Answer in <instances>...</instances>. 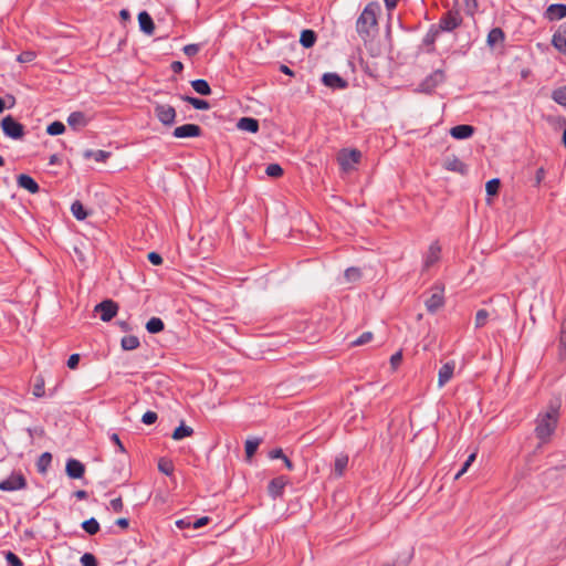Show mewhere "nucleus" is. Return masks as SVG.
Masks as SVG:
<instances>
[{"label": "nucleus", "instance_id": "obj_51", "mask_svg": "<svg viewBox=\"0 0 566 566\" xmlns=\"http://www.w3.org/2000/svg\"><path fill=\"white\" fill-rule=\"evenodd\" d=\"M6 559L9 566H23V562L21 560V558L12 552H7Z\"/></svg>", "mask_w": 566, "mask_h": 566}, {"label": "nucleus", "instance_id": "obj_34", "mask_svg": "<svg viewBox=\"0 0 566 566\" xmlns=\"http://www.w3.org/2000/svg\"><path fill=\"white\" fill-rule=\"evenodd\" d=\"M261 443V439H248L245 441V444H244V448H245V455H247V459L248 460H251V458L254 455V453L256 452L259 446Z\"/></svg>", "mask_w": 566, "mask_h": 566}, {"label": "nucleus", "instance_id": "obj_37", "mask_svg": "<svg viewBox=\"0 0 566 566\" xmlns=\"http://www.w3.org/2000/svg\"><path fill=\"white\" fill-rule=\"evenodd\" d=\"M81 526L90 535H95L99 531V523L94 517L84 521Z\"/></svg>", "mask_w": 566, "mask_h": 566}, {"label": "nucleus", "instance_id": "obj_26", "mask_svg": "<svg viewBox=\"0 0 566 566\" xmlns=\"http://www.w3.org/2000/svg\"><path fill=\"white\" fill-rule=\"evenodd\" d=\"M316 33L313 30L306 29L301 32L300 43L305 48H312L316 42Z\"/></svg>", "mask_w": 566, "mask_h": 566}, {"label": "nucleus", "instance_id": "obj_11", "mask_svg": "<svg viewBox=\"0 0 566 566\" xmlns=\"http://www.w3.org/2000/svg\"><path fill=\"white\" fill-rule=\"evenodd\" d=\"M202 135V129L196 124H184L174 129L172 136L175 138H195Z\"/></svg>", "mask_w": 566, "mask_h": 566}, {"label": "nucleus", "instance_id": "obj_43", "mask_svg": "<svg viewBox=\"0 0 566 566\" xmlns=\"http://www.w3.org/2000/svg\"><path fill=\"white\" fill-rule=\"evenodd\" d=\"M283 168L279 164H270L265 169V174L272 178H279L283 176Z\"/></svg>", "mask_w": 566, "mask_h": 566}, {"label": "nucleus", "instance_id": "obj_27", "mask_svg": "<svg viewBox=\"0 0 566 566\" xmlns=\"http://www.w3.org/2000/svg\"><path fill=\"white\" fill-rule=\"evenodd\" d=\"M505 39L504 32L500 28H493L488 34V44L493 48L497 43H502Z\"/></svg>", "mask_w": 566, "mask_h": 566}, {"label": "nucleus", "instance_id": "obj_31", "mask_svg": "<svg viewBox=\"0 0 566 566\" xmlns=\"http://www.w3.org/2000/svg\"><path fill=\"white\" fill-rule=\"evenodd\" d=\"M193 434V429L189 426H186L184 422L177 427L172 434H171V438L174 440H181L186 437H191Z\"/></svg>", "mask_w": 566, "mask_h": 566}, {"label": "nucleus", "instance_id": "obj_53", "mask_svg": "<svg viewBox=\"0 0 566 566\" xmlns=\"http://www.w3.org/2000/svg\"><path fill=\"white\" fill-rule=\"evenodd\" d=\"M35 59V53L33 51H23L17 57L20 63H30Z\"/></svg>", "mask_w": 566, "mask_h": 566}, {"label": "nucleus", "instance_id": "obj_25", "mask_svg": "<svg viewBox=\"0 0 566 566\" xmlns=\"http://www.w3.org/2000/svg\"><path fill=\"white\" fill-rule=\"evenodd\" d=\"M111 155L112 154L109 151L101 150V149L99 150L86 149L83 153V157L85 159L94 158L98 163H105L111 157Z\"/></svg>", "mask_w": 566, "mask_h": 566}, {"label": "nucleus", "instance_id": "obj_48", "mask_svg": "<svg viewBox=\"0 0 566 566\" xmlns=\"http://www.w3.org/2000/svg\"><path fill=\"white\" fill-rule=\"evenodd\" d=\"M475 457L476 454L475 453H471L468 459L465 460V462L463 463L462 468L460 469V471L455 474L454 479L458 480L460 476H462L467 471L468 469L471 467V464L474 462L475 460Z\"/></svg>", "mask_w": 566, "mask_h": 566}, {"label": "nucleus", "instance_id": "obj_16", "mask_svg": "<svg viewBox=\"0 0 566 566\" xmlns=\"http://www.w3.org/2000/svg\"><path fill=\"white\" fill-rule=\"evenodd\" d=\"M322 82L331 88L344 90L348 86L347 81L337 73H325L322 77Z\"/></svg>", "mask_w": 566, "mask_h": 566}, {"label": "nucleus", "instance_id": "obj_4", "mask_svg": "<svg viewBox=\"0 0 566 566\" xmlns=\"http://www.w3.org/2000/svg\"><path fill=\"white\" fill-rule=\"evenodd\" d=\"M154 113L157 119L165 126L171 127L176 123V109L169 104L156 103Z\"/></svg>", "mask_w": 566, "mask_h": 566}, {"label": "nucleus", "instance_id": "obj_6", "mask_svg": "<svg viewBox=\"0 0 566 566\" xmlns=\"http://www.w3.org/2000/svg\"><path fill=\"white\" fill-rule=\"evenodd\" d=\"M446 75L442 70H436L429 74L418 86V91L422 93H432L436 87L443 83Z\"/></svg>", "mask_w": 566, "mask_h": 566}, {"label": "nucleus", "instance_id": "obj_45", "mask_svg": "<svg viewBox=\"0 0 566 566\" xmlns=\"http://www.w3.org/2000/svg\"><path fill=\"white\" fill-rule=\"evenodd\" d=\"M344 275L348 282H356L361 277V272L358 268H348Z\"/></svg>", "mask_w": 566, "mask_h": 566}, {"label": "nucleus", "instance_id": "obj_30", "mask_svg": "<svg viewBox=\"0 0 566 566\" xmlns=\"http://www.w3.org/2000/svg\"><path fill=\"white\" fill-rule=\"evenodd\" d=\"M140 345V342L137 336L135 335H127L124 336L120 340V346L124 350H134L138 348Z\"/></svg>", "mask_w": 566, "mask_h": 566}, {"label": "nucleus", "instance_id": "obj_5", "mask_svg": "<svg viewBox=\"0 0 566 566\" xmlns=\"http://www.w3.org/2000/svg\"><path fill=\"white\" fill-rule=\"evenodd\" d=\"M462 23V17L457 10H449L446 12L439 20V23L436 24L437 28L441 32H451Z\"/></svg>", "mask_w": 566, "mask_h": 566}, {"label": "nucleus", "instance_id": "obj_14", "mask_svg": "<svg viewBox=\"0 0 566 566\" xmlns=\"http://www.w3.org/2000/svg\"><path fill=\"white\" fill-rule=\"evenodd\" d=\"M552 44L560 53L566 54V22L560 23L553 34Z\"/></svg>", "mask_w": 566, "mask_h": 566}, {"label": "nucleus", "instance_id": "obj_28", "mask_svg": "<svg viewBox=\"0 0 566 566\" xmlns=\"http://www.w3.org/2000/svg\"><path fill=\"white\" fill-rule=\"evenodd\" d=\"M192 88L200 95L208 96L211 94V87L206 80L197 78L191 81Z\"/></svg>", "mask_w": 566, "mask_h": 566}, {"label": "nucleus", "instance_id": "obj_8", "mask_svg": "<svg viewBox=\"0 0 566 566\" xmlns=\"http://www.w3.org/2000/svg\"><path fill=\"white\" fill-rule=\"evenodd\" d=\"M94 312L99 314L103 322H109L118 312V305L113 300H104L95 305Z\"/></svg>", "mask_w": 566, "mask_h": 566}, {"label": "nucleus", "instance_id": "obj_18", "mask_svg": "<svg viewBox=\"0 0 566 566\" xmlns=\"http://www.w3.org/2000/svg\"><path fill=\"white\" fill-rule=\"evenodd\" d=\"M17 184L20 188L28 190L30 193H38L40 191L38 182L29 175H19L17 178Z\"/></svg>", "mask_w": 566, "mask_h": 566}, {"label": "nucleus", "instance_id": "obj_9", "mask_svg": "<svg viewBox=\"0 0 566 566\" xmlns=\"http://www.w3.org/2000/svg\"><path fill=\"white\" fill-rule=\"evenodd\" d=\"M27 488V480L20 472H13L8 479L0 482V491L12 492Z\"/></svg>", "mask_w": 566, "mask_h": 566}, {"label": "nucleus", "instance_id": "obj_15", "mask_svg": "<svg viewBox=\"0 0 566 566\" xmlns=\"http://www.w3.org/2000/svg\"><path fill=\"white\" fill-rule=\"evenodd\" d=\"M455 363L453 360L444 363L438 373V387L442 388L449 382L454 374Z\"/></svg>", "mask_w": 566, "mask_h": 566}, {"label": "nucleus", "instance_id": "obj_1", "mask_svg": "<svg viewBox=\"0 0 566 566\" xmlns=\"http://www.w3.org/2000/svg\"><path fill=\"white\" fill-rule=\"evenodd\" d=\"M559 405L551 402L535 419V436L542 443L551 441L559 421Z\"/></svg>", "mask_w": 566, "mask_h": 566}, {"label": "nucleus", "instance_id": "obj_21", "mask_svg": "<svg viewBox=\"0 0 566 566\" xmlns=\"http://www.w3.org/2000/svg\"><path fill=\"white\" fill-rule=\"evenodd\" d=\"M67 124L73 129H80L88 124V119L83 112H72L67 117Z\"/></svg>", "mask_w": 566, "mask_h": 566}, {"label": "nucleus", "instance_id": "obj_58", "mask_svg": "<svg viewBox=\"0 0 566 566\" xmlns=\"http://www.w3.org/2000/svg\"><path fill=\"white\" fill-rule=\"evenodd\" d=\"M80 363V355L78 354H72L67 359V367L70 369H75Z\"/></svg>", "mask_w": 566, "mask_h": 566}, {"label": "nucleus", "instance_id": "obj_40", "mask_svg": "<svg viewBox=\"0 0 566 566\" xmlns=\"http://www.w3.org/2000/svg\"><path fill=\"white\" fill-rule=\"evenodd\" d=\"M65 132V125L62 122L55 120L46 127V133L51 136L61 135Z\"/></svg>", "mask_w": 566, "mask_h": 566}, {"label": "nucleus", "instance_id": "obj_12", "mask_svg": "<svg viewBox=\"0 0 566 566\" xmlns=\"http://www.w3.org/2000/svg\"><path fill=\"white\" fill-rule=\"evenodd\" d=\"M441 256V247L434 241L430 244L428 252L423 256V265L422 271L429 270L432 265H434Z\"/></svg>", "mask_w": 566, "mask_h": 566}, {"label": "nucleus", "instance_id": "obj_57", "mask_svg": "<svg viewBox=\"0 0 566 566\" xmlns=\"http://www.w3.org/2000/svg\"><path fill=\"white\" fill-rule=\"evenodd\" d=\"M147 259L154 265H160L163 263V258L157 252H149Z\"/></svg>", "mask_w": 566, "mask_h": 566}, {"label": "nucleus", "instance_id": "obj_38", "mask_svg": "<svg viewBox=\"0 0 566 566\" xmlns=\"http://www.w3.org/2000/svg\"><path fill=\"white\" fill-rule=\"evenodd\" d=\"M71 211L73 216L80 221L86 219L87 217L86 210L84 209L83 205L77 200L72 203Z\"/></svg>", "mask_w": 566, "mask_h": 566}, {"label": "nucleus", "instance_id": "obj_52", "mask_svg": "<svg viewBox=\"0 0 566 566\" xmlns=\"http://www.w3.org/2000/svg\"><path fill=\"white\" fill-rule=\"evenodd\" d=\"M200 48L201 45L200 44H187L184 46L182 51L184 53L189 56V57H192L195 56L196 54H198V52L200 51Z\"/></svg>", "mask_w": 566, "mask_h": 566}, {"label": "nucleus", "instance_id": "obj_56", "mask_svg": "<svg viewBox=\"0 0 566 566\" xmlns=\"http://www.w3.org/2000/svg\"><path fill=\"white\" fill-rule=\"evenodd\" d=\"M109 440H111L112 442H114V443L117 446L118 451H119L120 453H125V452H126V449H125V447L123 446V443H122V441H120V439H119V436H118L117 433H115V432L111 433V434H109Z\"/></svg>", "mask_w": 566, "mask_h": 566}, {"label": "nucleus", "instance_id": "obj_49", "mask_svg": "<svg viewBox=\"0 0 566 566\" xmlns=\"http://www.w3.org/2000/svg\"><path fill=\"white\" fill-rule=\"evenodd\" d=\"M44 380L43 378H36L33 386V395L38 398L44 396Z\"/></svg>", "mask_w": 566, "mask_h": 566}, {"label": "nucleus", "instance_id": "obj_62", "mask_svg": "<svg viewBox=\"0 0 566 566\" xmlns=\"http://www.w3.org/2000/svg\"><path fill=\"white\" fill-rule=\"evenodd\" d=\"M402 360V355L400 352L394 354L391 357H390V364L392 365L394 368H396Z\"/></svg>", "mask_w": 566, "mask_h": 566}, {"label": "nucleus", "instance_id": "obj_13", "mask_svg": "<svg viewBox=\"0 0 566 566\" xmlns=\"http://www.w3.org/2000/svg\"><path fill=\"white\" fill-rule=\"evenodd\" d=\"M289 483V479L284 475L272 479L268 485L269 495L273 499L282 496L283 491Z\"/></svg>", "mask_w": 566, "mask_h": 566}, {"label": "nucleus", "instance_id": "obj_36", "mask_svg": "<svg viewBox=\"0 0 566 566\" xmlns=\"http://www.w3.org/2000/svg\"><path fill=\"white\" fill-rule=\"evenodd\" d=\"M158 470H159L163 474L170 476V475H172V473H174L175 465H174V463H172V461H171V460L166 459V458H161V459H159V461H158Z\"/></svg>", "mask_w": 566, "mask_h": 566}, {"label": "nucleus", "instance_id": "obj_17", "mask_svg": "<svg viewBox=\"0 0 566 566\" xmlns=\"http://www.w3.org/2000/svg\"><path fill=\"white\" fill-rule=\"evenodd\" d=\"M65 471L71 479H81L85 473V467L76 459H69L65 465Z\"/></svg>", "mask_w": 566, "mask_h": 566}, {"label": "nucleus", "instance_id": "obj_64", "mask_svg": "<svg viewBox=\"0 0 566 566\" xmlns=\"http://www.w3.org/2000/svg\"><path fill=\"white\" fill-rule=\"evenodd\" d=\"M115 523L117 526H119L122 528H127L129 525V521L126 517H120V518L116 520Z\"/></svg>", "mask_w": 566, "mask_h": 566}, {"label": "nucleus", "instance_id": "obj_22", "mask_svg": "<svg viewBox=\"0 0 566 566\" xmlns=\"http://www.w3.org/2000/svg\"><path fill=\"white\" fill-rule=\"evenodd\" d=\"M138 23H139V28L140 30L148 34V35H151L155 31V23L150 17V14L146 11H142L139 14H138Z\"/></svg>", "mask_w": 566, "mask_h": 566}, {"label": "nucleus", "instance_id": "obj_61", "mask_svg": "<svg viewBox=\"0 0 566 566\" xmlns=\"http://www.w3.org/2000/svg\"><path fill=\"white\" fill-rule=\"evenodd\" d=\"M269 457L271 459H285V454L282 449L277 448L272 451H270Z\"/></svg>", "mask_w": 566, "mask_h": 566}, {"label": "nucleus", "instance_id": "obj_63", "mask_svg": "<svg viewBox=\"0 0 566 566\" xmlns=\"http://www.w3.org/2000/svg\"><path fill=\"white\" fill-rule=\"evenodd\" d=\"M170 67L174 73H180L184 70V64L180 61H175Z\"/></svg>", "mask_w": 566, "mask_h": 566}, {"label": "nucleus", "instance_id": "obj_2", "mask_svg": "<svg viewBox=\"0 0 566 566\" xmlns=\"http://www.w3.org/2000/svg\"><path fill=\"white\" fill-rule=\"evenodd\" d=\"M381 12L379 2L371 1L366 4L356 20V31L359 38L366 43L375 38L378 32V15Z\"/></svg>", "mask_w": 566, "mask_h": 566}, {"label": "nucleus", "instance_id": "obj_50", "mask_svg": "<svg viewBox=\"0 0 566 566\" xmlns=\"http://www.w3.org/2000/svg\"><path fill=\"white\" fill-rule=\"evenodd\" d=\"M81 564H82V566H97V559L93 554L85 553L81 557Z\"/></svg>", "mask_w": 566, "mask_h": 566}, {"label": "nucleus", "instance_id": "obj_33", "mask_svg": "<svg viewBox=\"0 0 566 566\" xmlns=\"http://www.w3.org/2000/svg\"><path fill=\"white\" fill-rule=\"evenodd\" d=\"M180 98L182 101L189 103L190 105H192V107H195L196 109H209L210 108V104L205 99L188 96V95H182Z\"/></svg>", "mask_w": 566, "mask_h": 566}, {"label": "nucleus", "instance_id": "obj_39", "mask_svg": "<svg viewBox=\"0 0 566 566\" xmlns=\"http://www.w3.org/2000/svg\"><path fill=\"white\" fill-rule=\"evenodd\" d=\"M440 32L441 31L437 28V25L432 24L423 38V44L433 45Z\"/></svg>", "mask_w": 566, "mask_h": 566}, {"label": "nucleus", "instance_id": "obj_35", "mask_svg": "<svg viewBox=\"0 0 566 566\" xmlns=\"http://www.w3.org/2000/svg\"><path fill=\"white\" fill-rule=\"evenodd\" d=\"M552 99L558 105L566 107V85L555 88L552 92Z\"/></svg>", "mask_w": 566, "mask_h": 566}, {"label": "nucleus", "instance_id": "obj_60", "mask_svg": "<svg viewBox=\"0 0 566 566\" xmlns=\"http://www.w3.org/2000/svg\"><path fill=\"white\" fill-rule=\"evenodd\" d=\"M210 522V517L202 516L200 518H197L195 522H192V528L197 530L205 525H207Z\"/></svg>", "mask_w": 566, "mask_h": 566}, {"label": "nucleus", "instance_id": "obj_54", "mask_svg": "<svg viewBox=\"0 0 566 566\" xmlns=\"http://www.w3.org/2000/svg\"><path fill=\"white\" fill-rule=\"evenodd\" d=\"M158 416L155 411H147L142 417V422L145 424H153L156 422Z\"/></svg>", "mask_w": 566, "mask_h": 566}, {"label": "nucleus", "instance_id": "obj_3", "mask_svg": "<svg viewBox=\"0 0 566 566\" xmlns=\"http://www.w3.org/2000/svg\"><path fill=\"white\" fill-rule=\"evenodd\" d=\"M3 134L12 139H21L25 135L24 126L11 115H7L1 120Z\"/></svg>", "mask_w": 566, "mask_h": 566}, {"label": "nucleus", "instance_id": "obj_44", "mask_svg": "<svg viewBox=\"0 0 566 566\" xmlns=\"http://www.w3.org/2000/svg\"><path fill=\"white\" fill-rule=\"evenodd\" d=\"M51 461H52L51 453H49V452L42 453L38 461L39 471L44 472L46 470V468L50 465Z\"/></svg>", "mask_w": 566, "mask_h": 566}, {"label": "nucleus", "instance_id": "obj_24", "mask_svg": "<svg viewBox=\"0 0 566 566\" xmlns=\"http://www.w3.org/2000/svg\"><path fill=\"white\" fill-rule=\"evenodd\" d=\"M237 127L241 130L255 134L259 132L260 125L259 120L253 117H242L238 120Z\"/></svg>", "mask_w": 566, "mask_h": 566}, {"label": "nucleus", "instance_id": "obj_7", "mask_svg": "<svg viewBox=\"0 0 566 566\" xmlns=\"http://www.w3.org/2000/svg\"><path fill=\"white\" fill-rule=\"evenodd\" d=\"M444 304V289L440 285L432 287L431 295L426 300L424 305L429 313L433 314Z\"/></svg>", "mask_w": 566, "mask_h": 566}, {"label": "nucleus", "instance_id": "obj_47", "mask_svg": "<svg viewBox=\"0 0 566 566\" xmlns=\"http://www.w3.org/2000/svg\"><path fill=\"white\" fill-rule=\"evenodd\" d=\"M373 339L371 332H364L358 338L352 342V346H361L369 343Z\"/></svg>", "mask_w": 566, "mask_h": 566}, {"label": "nucleus", "instance_id": "obj_19", "mask_svg": "<svg viewBox=\"0 0 566 566\" xmlns=\"http://www.w3.org/2000/svg\"><path fill=\"white\" fill-rule=\"evenodd\" d=\"M474 134V127L471 125H457L450 129V135L454 139H467Z\"/></svg>", "mask_w": 566, "mask_h": 566}, {"label": "nucleus", "instance_id": "obj_10", "mask_svg": "<svg viewBox=\"0 0 566 566\" xmlns=\"http://www.w3.org/2000/svg\"><path fill=\"white\" fill-rule=\"evenodd\" d=\"M361 153L357 149H343L338 155V161L343 170L348 171L355 164H358Z\"/></svg>", "mask_w": 566, "mask_h": 566}, {"label": "nucleus", "instance_id": "obj_41", "mask_svg": "<svg viewBox=\"0 0 566 566\" xmlns=\"http://www.w3.org/2000/svg\"><path fill=\"white\" fill-rule=\"evenodd\" d=\"M500 186H501V182H500V179L497 178H494V179H491L486 182L485 185V190H486V193L489 196H495L497 195L499 190H500Z\"/></svg>", "mask_w": 566, "mask_h": 566}, {"label": "nucleus", "instance_id": "obj_20", "mask_svg": "<svg viewBox=\"0 0 566 566\" xmlns=\"http://www.w3.org/2000/svg\"><path fill=\"white\" fill-rule=\"evenodd\" d=\"M546 18L551 21L560 20L566 17V4L553 3L546 9Z\"/></svg>", "mask_w": 566, "mask_h": 566}, {"label": "nucleus", "instance_id": "obj_23", "mask_svg": "<svg viewBox=\"0 0 566 566\" xmlns=\"http://www.w3.org/2000/svg\"><path fill=\"white\" fill-rule=\"evenodd\" d=\"M443 167L449 171L460 174H464L467 171L465 164L462 160H460L457 156L448 157L443 163Z\"/></svg>", "mask_w": 566, "mask_h": 566}, {"label": "nucleus", "instance_id": "obj_59", "mask_svg": "<svg viewBox=\"0 0 566 566\" xmlns=\"http://www.w3.org/2000/svg\"><path fill=\"white\" fill-rule=\"evenodd\" d=\"M176 526L180 530L192 527V522L190 517L181 518L176 521Z\"/></svg>", "mask_w": 566, "mask_h": 566}, {"label": "nucleus", "instance_id": "obj_55", "mask_svg": "<svg viewBox=\"0 0 566 566\" xmlns=\"http://www.w3.org/2000/svg\"><path fill=\"white\" fill-rule=\"evenodd\" d=\"M109 504L114 512L119 513L123 511L124 504L120 496L113 499Z\"/></svg>", "mask_w": 566, "mask_h": 566}, {"label": "nucleus", "instance_id": "obj_32", "mask_svg": "<svg viewBox=\"0 0 566 566\" xmlns=\"http://www.w3.org/2000/svg\"><path fill=\"white\" fill-rule=\"evenodd\" d=\"M164 328H165V324H164L163 319L159 317H151L146 323V329L150 334L160 333L161 331H164Z\"/></svg>", "mask_w": 566, "mask_h": 566}, {"label": "nucleus", "instance_id": "obj_46", "mask_svg": "<svg viewBox=\"0 0 566 566\" xmlns=\"http://www.w3.org/2000/svg\"><path fill=\"white\" fill-rule=\"evenodd\" d=\"M560 357L566 358V325L565 322L562 324L560 337H559Z\"/></svg>", "mask_w": 566, "mask_h": 566}, {"label": "nucleus", "instance_id": "obj_42", "mask_svg": "<svg viewBox=\"0 0 566 566\" xmlns=\"http://www.w3.org/2000/svg\"><path fill=\"white\" fill-rule=\"evenodd\" d=\"M489 318V312L484 308H481L475 314V328L483 327Z\"/></svg>", "mask_w": 566, "mask_h": 566}, {"label": "nucleus", "instance_id": "obj_29", "mask_svg": "<svg viewBox=\"0 0 566 566\" xmlns=\"http://www.w3.org/2000/svg\"><path fill=\"white\" fill-rule=\"evenodd\" d=\"M347 464H348V457L345 455V454H339L338 457H336L335 459V463H334V473L336 476L340 478L346 468H347Z\"/></svg>", "mask_w": 566, "mask_h": 566}]
</instances>
